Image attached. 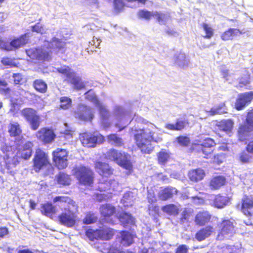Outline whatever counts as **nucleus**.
I'll return each instance as SVG.
<instances>
[{"label": "nucleus", "mask_w": 253, "mask_h": 253, "mask_svg": "<svg viewBox=\"0 0 253 253\" xmlns=\"http://www.w3.org/2000/svg\"><path fill=\"white\" fill-rule=\"evenodd\" d=\"M137 119L138 123L146 124L147 126L140 128L138 125H135L130 129V133L134 135L135 143L141 151L143 153L150 154L154 149L152 141L161 142L162 133H165V131L141 117Z\"/></svg>", "instance_id": "obj_1"}, {"label": "nucleus", "mask_w": 253, "mask_h": 253, "mask_svg": "<svg viewBox=\"0 0 253 253\" xmlns=\"http://www.w3.org/2000/svg\"><path fill=\"white\" fill-rule=\"evenodd\" d=\"M99 193L94 195V198L98 201H102L111 198L114 192L120 191V186L118 181L110 179L109 181H101L98 185Z\"/></svg>", "instance_id": "obj_2"}, {"label": "nucleus", "mask_w": 253, "mask_h": 253, "mask_svg": "<svg viewBox=\"0 0 253 253\" xmlns=\"http://www.w3.org/2000/svg\"><path fill=\"white\" fill-rule=\"evenodd\" d=\"M85 94L86 99L91 102L98 108L104 127L105 128L109 127L110 124L107 122V120L110 118V115L106 106L99 102L93 91L91 89Z\"/></svg>", "instance_id": "obj_3"}, {"label": "nucleus", "mask_w": 253, "mask_h": 253, "mask_svg": "<svg viewBox=\"0 0 253 253\" xmlns=\"http://www.w3.org/2000/svg\"><path fill=\"white\" fill-rule=\"evenodd\" d=\"M106 158L115 162L117 164L126 169L130 170L132 168V165L129 160L130 156L125 153H122L114 149H110L107 152Z\"/></svg>", "instance_id": "obj_4"}, {"label": "nucleus", "mask_w": 253, "mask_h": 253, "mask_svg": "<svg viewBox=\"0 0 253 253\" xmlns=\"http://www.w3.org/2000/svg\"><path fill=\"white\" fill-rule=\"evenodd\" d=\"M73 173L81 184L91 186L94 179V173L89 168L84 166L78 167L74 169Z\"/></svg>", "instance_id": "obj_5"}, {"label": "nucleus", "mask_w": 253, "mask_h": 253, "mask_svg": "<svg viewBox=\"0 0 253 253\" xmlns=\"http://www.w3.org/2000/svg\"><path fill=\"white\" fill-rule=\"evenodd\" d=\"M58 71L66 76L68 81L73 85L74 88L80 90L85 87V83L82 82L81 78L77 76L73 70L69 67H62L58 69Z\"/></svg>", "instance_id": "obj_6"}, {"label": "nucleus", "mask_w": 253, "mask_h": 253, "mask_svg": "<svg viewBox=\"0 0 253 253\" xmlns=\"http://www.w3.org/2000/svg\"><path fill=\"white\" fill-rule=\"evenodd\" d=\"M29 38V34H25L13 39L10 42L2 41L0 43V48L7 51L18 49L27 43Z\"/></svg>", "instance_id": "obj_7"}, {"label": "nucleus", "mask_w": 253, "mask_h": 253, "mask_svg": "<svg viewBox=\"0 0 253 253\" xmlns=\"http://www.w3.org/2000/svg\"><path fill=\"white\" fill-rule=\"evenodd\" d=\"M33 161L34 169L37 172L49 164L47 154L40 149L36 150Z\"/></svg>", "instance_id": "obj_8"}, {"label": "nucleus", "mask_w": 253, "mask_h": 253, "mask_svg": "<svg viewBox=\"0 0 253 253\" xmlns=\"http://www.w3.org/2000/svg\"><path fill=\"white\" fill-rule=\"evenodd\" d=\"M196 141L197 142L195 144L201 149L203 154L205 155V157L211 158L212 156L211 154L213 151L212 148L215 144L214 140L210 138L206 137L201 138L199 140Z\"/></svg>", "instance_id": "obj_9"}, {"label": "nucleus", "mask_w": 253, "mask_h": 253, "mask_svg": "<svg viewBox=\"0 0 253 253\" xmlns=\"http://www.w3.org/2000/svg\"><path fill=\"white\" fill-rule=\"evenodd\" d=\"M81 141L84 147H93L97 143H102L104 140V137L101 134L91 135L86 133L80 134Z\"/></svg>", "instance_id": "obj_10"}, {"label": "nucleus", "mask_w": 253, "mask_h": 253, "mask_svg": "<svg viewBox=\"0 0 253 253\" xmlns=\"http://www.w3.org/2000/svg\"><path fill=\"white\" fill-rule=\"evenodd\" d=\"M58 219L61 224L70 227L75 223L76 215L68 206V208H65L58 216Z\"/></svg>", "instance_id": "obj_11"}, {"label": "nucleus", "mask_w": 253, "mask_h": 253, "mask_svg": "<svg viewBox=\"0 0 253 253\" xmlns=\"http://www.w3.org/2000/svg\"><path fill=\"white\" fill-rule=\"evenodd\" d=\"M128 115L125 110L121 107L117 106L115 107L113 115L114 118L118 122L115 123V126L120 128L119 131L123 130L125 126L123 125L126 124L129 121Z\"/></svg>", "instance_id": "obj_12"}, {"label": "nucleus", "mask_w": 253, "mask_h": 253, "mask_svg": "<svg viewBox=\"0 0 253 253\" xmlns=\"http://www.w3.org/2000/svg\"><path fill=\"white\" fill-rule=\"evenodd\" d=\"M27 55L31 59L49 61L51 58L50 52L42 48H32L26 50Z\"/></svg>", "instance_id": "obj_13"}, {"label": "nucleus", "mask_w": 253, "mask_h": 253, "mask_svg": "<svg viewBox=\"0 0 253 253\" xmlns=\"http://www.w3.org/2000/svg\"><path fill=\"white\" fill-rule=\"evenodd\" d=\"M53 161L59 169H63L67 166L68 153L65 149H57L53 152Z\"/></svg>", "instance_id": "obj_14"}, {"label": "nucleus", "mask_w": 253, "mask_h": 253, "mask_svg": "<svg viewBox=\"0 0 253 253\" xmlns=\"http://www.w3.org/2000/svg\"><path fill=\"white\" fill-rule=\"evenodd\" d=\"M75 116L80 120L90 121L94 117V112L89 107L81 104L79 105L77 111L75 112Z\"/></svg>", "instance_id": "obj_15"}, {"label": "nucleus", "mask_w": 253, "mask_h": 253, "mask_svg": "<svg viewBox=\"0 0 253 253\" xmlns=\"http://www.w3.org/2000/svg\"><path fill=\"white\" fill-rule=\"evenodd\" d=\"M253 99V92L251 91L239 95L235 103V107L238 110H242L249 104Z\"/></svg>", "instance_id": "obj_16"}, {"label": "nucleus", "mask_w": 253, "mask_h": 253, "mask_svg": "<svg viewBox=\"0 0 253 253\" xmlns=\"http://www.w3.org/2000/svg\"><path fill=\"white\" fill-rule=\"evenodd\" d=\"M36 136L41 141L48 143L54 140L55 135L52 129L42 128L37 132Z\"/></svg>", "instance_id": "obj_17"}, {"label": "nucleus", "mask_w": 253, "mask_h": 253, "mask_svg": "<svg viewBox=\"0 0 253 253\" xmlns=\"http://www.w3.org/2000/svg\"><path fill=\"white\" fill-rule=\"evenodd\" d=\"M222 228L218 235V238L221 239V237L227 238L231 236L234 233L233 222L230 220H223L221 224Z\"/></svg>", "instance_id": "obj_18"}, {"label": "nucleus", "mask_w": 253, "mask_h": 253, "mask_svg": "<svg viewBox=\"0 0 253 253\" xmlns=\"http://www.w3.org/2000/svg\"><path fill=\"white\" fill-rule=\"evenodd\" d=\"M226 109L224 103H221L217 106H214L210 111L205 110V115H202L201 113H199L198 116L200 119H203V118H206L209 116L224 114L226 113Z\"/></svg>", "instance_id": "obj_19"}, {"label": "nucleus", "mask_w": 253, "mask_h": 253, "mask_svg": "<svg viewBox=\"0 0 253 253\" xmlns=\"http://www.w3.org/2000/svg\"><path fill=\"white\" fill-rule=\"evenodd\" d=\"M95 168L96 171L102 176L108 177L113 174V169L106 163L96 162Z\"/></svg>", "instance_id": "obj_20"}, {"label": "nucleus", "mask_w": 253, "mask_h": 253, "mask_svg": "<svg viewBox=\"0 0 253 253\" xmlns=\"http://www.w3.org/2000/svg\"><path fill=\"white\" fill-rule=\"evenodd\" d=\"M253 127L247 124L241 125L238 130V138L240 141H244L251 136Z\"/></svg>", "instance_id": "obj_21"}, {"label": "nucleus", "mask_w": 253, "mask_h": 253, "mask_svg": "<svg viewBox=\"0 0 253 253\" xmlns=\"http://www.w3.org/2000/svg\"><path fill=\"white\" fill-rule=\"evenodd\" d=\"M7 127L8 132L11 137H15L16 139L21 137L22 130L18 122L10 121Z\"/></svg>", "instance_id": "obj_22"}, {"label": "nucleus", "mask_w": 253, "mask_h": 253, "mask_svg": "<svg viewBox=\"0 0 253 253\" xmlns=\"http://www.w3.org/2000/svg\"><path fill=\"white\" fill-rule=\"evenodd\" d=\"M233 125L234 123L231 120H223L217 122L216 126L217 129L228 133L231 131Z\"/></svg>", "instance_id": "obj_23"}, {"label": "nucleus", "mask_w": 253, "mask_h": 253, "mask_svg": "<svg viewBox=\"0 0 253 253\" xmlns=\"http://www.w3.org/2000/svg\"><path fill=\"white\" fill-rule=\"evenodd\" d=\"M241 209L242 212L247 215H251L252 213L248 210L253 208V198L244 196L242 200Z\"/></svg>", "instance_id": "obj_24"}, {"label": "nucleus", "mask_w": 253, "mask_h": 253, "mask_svg": "<svg viewBox=\"0 0 253 253\" xmlns=\"http://www.w3.org/2000/svg\"><path fill=\"white\" fill-rule=\"evenodd\" d=\"M47 44L48 46H49L50 48L55 50L57 52L62 53L65 51L64 48L66 43L61 40L54 38L50 43H47Z\"/></svg>", "instance_id": "obj_25"}, {"label": "nucleus", "mask_w": 253, "mask_h": 253, "mask_svg": "<svg viewBox=\"0 0 253 253\" xmlns=\"http://www.w3.org/2000/svg\"><path fill=\"white\" fill-rule=\"evenodd\" d=\"M211 218V215L208 211L199 212L195 217V221L196 224L202 226L209 222Z\"/></svg>", "instance_id": "obj_26"}, {"label": "nucleus", "mask_w": 253, "mask_h": 253, "mask_svg": "<svg viewBox=\"0 0 253 253\" xmlns=\"http://www.w3.org/2000/svg\"><path fill=\"white\" fill-rule=\"evenodd\" d=\"M119 220L124 227H129L135 224V219L129 213L124 212L119 215Z\"/></svg>", "instance_id": "obj_27"}, {"label": "nucleus", "mask_w": 253, "mask_h": 253, "mask_svg": "<svg viewBox=\"0 0 253 253\" xmlns=\"http://www.w3.org/2000/svg\"><path fill=\"white\" fill-rule=\"evenodd\" d=\"M243 33L239 29L236 28H229L225 31L221 35V38L223 41L232 40L234 37L238 36L242 34Z\"/></svg>", "instance_id": "obj_28"}, {"label": "nucleus", "mask_w": 253, "mask_h": 253, "mask_svg": "<svg viewBox=\"0 0 253 253\" xmlns=\"http://www.w3.org/2000/svg\"><path fill=\"white\" fill-rule=\"evenodd\" d=\"M33 143L31 142H26L22 147V149L19 151V154L25 160L28 159L31 156L32 152Z\"/></svg>", "instance_id": "obj_29"}, {"label": "nucleus", "mask_w": 253, "mask_h": 253, "mask_svg": "<svg viewBox=\"0 0 253 253\" xmlns=\"http://www.w3.org/2000/svg\"><path fill=\"white\" fill-rule=\"evenodd\" d=\"M205 173L202 169H198L190 171L188 173L189 179L194 182L201 180L205 176Z\"/></svg>", "instance_id": "obj_30"}, {"label": "nucleus", "mask_w": 253, "mask_h": 253, "mask_svg": "<svg viewBox=\"0 0 253 253\" xmlns=\"http://www.w3.org/2000/svg\"><path fill=\"white\" fill-rule=\"evenodd\" d=\"M226 179L223 176H217L213 177L211 181L210 186L212 189H218L225 185Z\"/></svg>", "instance_id": "obj_31"}, {"label": "nucleus", "mask_w": 253, "mask_h": 253, "mask_svg": "<svg viewBox=\"0 0 253 253\" xmlns=\"http://www.w3.org/2000/svg\"><path fill=\"white\" fill-rule=\"evenodd\" d=\"M213 232V228L211 226H207L199 231L196 234L195 238L199 241H203L210 236Z\"/></svg>", "instance_id": "obj_32"}, {"label": "nucleus", "mask_w": 253, "mask_h": 253, "mask_svg": "<svg viewBox=\"0 0 253 253\" xmlns=\"http://www.w3.org/2000/svg\"><path fill=\"white\" fill-rule=\"evenodd\" d=\"M177 190L172 187H168L165 188L159 193V197L162 200H166L172 197L174 194H176Z\"/></svg>", "instance_id": "obj_33"}, {"label": "nucleus", "mask_w": 253, "mask_h": 253, "mask_svg": "<svg viewBox=\"0 0 253 253\" xmlns=\"http://www.w3.org/2000/svg\"><path fill=\"white\" fill-rule=\"evenodd\" d=\"M228 202L229 198L227 197L218 195L215 196L213 201V205L215 207L221 209L227 205Z\"/></svg>", "instance_id": "obj_34"}, {"label": "nucleus", "mask_w": 253, "mask_h": 253, "mask_svg": "<svg viewBox=\"0 0 253 253\" xmlns=\"http://www.w3.org/2000/svg\"><path fill=\"white\" fill-rule=\"evenodd\" d=\"M101 214L105 217H109L115 212V208L111 205L105 204L100 208Z\"/></svg>", "instance_id": "obj_35"}, {"label": "nucleus", "mask_w": 253, "mask_h": 253, "mask_svg": "<svg viewBox=\"0 0 253 253\" xmlns=\"http://www.w3.org/2000/svg\"><path fill=\"white\" fill-rule=\"evenodd\" d=\"M121 244L124 246H128L133 243L134 238V236L133 234H130L128 232L123 231L121 233Z\"/></svg>", "instance_id": "obj_36"}, {"label": "nucleus", "mask_w": 253, "mask_h": 253, "mask_svg": "<svg viewBox=\"0 0 253 253\" xmlns=\"http://www.w3.org/2000/svg\"><path fill=\"white\" fill-rule=\"evenodd\" d=\"M108 142L115 146H121L124 144L123 139L117 134H111L107 136Z\"/></svg>", "instance_id": "obj_37"}, {"label": "nucleus", "mask_w": 253, "mask_h": 253, "mask_svg": "<svg viewBox=\"0 0 253 253\" xmlns=\"http://www.w3.org/2000/svg\"><path fill=\"white\" fill-rule=\"evenodd\" d=\"M175 63L180 67H184L188 65V60L184 53H176L175 55Z\"/></svg>", "instance_id": "obj_38"}, {"label": "nucleus", "mask_w": 253, "mask_h": 253, "mask_svg": "<svg viewBox=\"0 0 253 253\" xmlns=\"http://www.w3.org/2000/svg\"><path fill=\"white\" fill-rule=\"evenodd\" d=\"M41 211L44 215L50 217L56 213V208L52 204L47 203L42 205Z\"/></svg>", "instance_id": "obj_39"}, {"label": "nucleus", "mask_w": 253, "mask_h": 253, "mask_svg": "<svg viewBox=\"0 0 253 253\" xmlns=\"http://www.w3.org/2000/svg\"><path fill=\"white\" fill-rule=\"evenodd\" d=\"M57 183L62 185H68L70 184V176L63 172H60L56 176Z\"/></svg>", "instance_id": "obj_40"}, {"label": "nucleus", "mask_w": 253, "mask_h": 253, "mask_svg": "<svg viewBox=\"0 0 253 253\" xmlns=\"http://www.w3.org/2000/svg\"><path fill=\"white\" fill-rule=\"evenodd\" d=\"M134 199L133 193L128 191L124 194L121 199V203L124 205L125 207L131 206Z\"/></svg>", "instance_id": "obj_41"}, {"label": "nucleus", "mask_w": 253, "mask_h": 253, "mask_svg": "<svg viewBox=\"0 0 253 253\" xmlns=\"http://www.w3.org/2000/svg\"><path fill=\"white\" fill-rule=\"evenodd\" d=\"M34 88L41 92H44L47 89V84L42 80H37L34 83Z\"/></svg>", "instance_id": "obj_42"}, {"label": "nucleus", "mask_w": 253, "mask_h": 253, "mask_svg": "<svg viewBox=\"0 0 253 253\" xmlns=\"http://www.w3.org/2000/svg\"><path fill=\"white\" fill-rule=\"evenodd\" d=\"M154 17L160 24H166L169 20V16L167 14L155 12Z\"/></svg>", "instance_id": "obj_43"}, {"label": "nucleus", "mask_w": 253, "mask_h": 253, "mask_svg": "<svg viewBox=\"0 0 253 253\" xmlns=\"http://www.w3.org/2000/svg\"><path fill=\"white\" fill-rule=\"evenodd\" d=\"M164 212L170 215H174L178 213V208L173 204H169L164 206L162 208Z\"/></svg>", "instance_id": "obj_44"}, {"label": "nucleus", "mask_w": 253, "mask_h": 253, "mask_svg": "<svg viewBox=\"0 0 253 253\" xmlns=\"http://www.w3.org/2000/svg\"><path fill=\"white\" fill-rule=\"evenodd\" d=\"M22 115L28 121H29L37 115L36 111L31 108L23 109L22 111Z\"/></svg>", "instance_id": "obj_45"}, {"label": "nucleus", "mask_w": 253, "mask_h": 253, "mask_svg": "<svg viewBox=\"0 0 253 253\" xmlns=\"http://www.w3.org/2000/svg\"><path fill=\"white\" fill-rule=\"evenodd\" d=\"M60 108L66 110L69 109L72 105V100L70 98L64 96L62 97L60 99Z\"/></svg>", "instance_id": "obj_46"}, {"label": "nucleus", "mask_w": 253, "mask_h": 253, "mask_svg": "<svg viewBox=\"0 0 253 253\" xmlns=\"http://www.w3.org/2000/svg\"><path fill=\"white\" fill-rule=\"evenodd\" d=\"M155 12H150L145 10L139 11L137 13L138 17L139 18L149 20L151 17L155 16Z\"/></svg>", "instance_id": "obj_47"}, {"label": "nucleus", "mask_w": 253, "mask_h": 253, "mask_svg": "<svg viewBox=\"0 0 253 253\" xmlns=\"http://www.w3.org/2000/svg\"><path fill=\"white\" fill-rule=\"evenodd\" d=\"M103 250H101V252L103 253H132V252L126 251V252H124V251H116L115 252V251L116 250L113 247H111V246L107 243H104L103 245Z\"/></svg>", "instance_id": "obj_48"}, {"label": "nucleus", "mask_w": 253, "mask_h": 253, "mask_svg": "<svg viewBox=\"0 0 253 253\" xmlns=\"http://www.w3.org/2000/svg\"><path fill=\"white\" fill-rule=\"evenodd\" d=\"M203 28L206 33V35L204 37L206 39H211L213 35V30L210 26L209 25L206 23L203 24Z\"/></svg>", "instance_id": "obj_49"}, {"label": "nucleus", "mask_w": 253, "mask_h": 253, "mask_svg": "<svg viewBox=\"0 0 253 253\" xmlns=\"http://www.w3.org/2000/svg\"><path fill=\"white\" fill-rule=\"evenodd\" d=\"M97 219V218L95 214L89 212L86 215L83 219V222L85 224H89L95 222Z\"/></svg>", "instance_id": "obj_50"}, {"label": "nucleus", "mask_w": 253, "mask_h": 253, "mask_svg": "<svg viewBox=\"0 0 253 253\" xmlns=\"http://www.w3.org/2000/svg\"><path fill=\"white\" fill-rule=\"evenodd\" d=\"M7 82L3 79H0V94L6 95L9 93L10 89L6 87Z\"/></svg>", "instance_id": "obj_51"}, {"label": "nucleus", "mask_w": 253, "mask_h": 253, "mask_svg": "<svg viewBox=\"0 0 253 253\" xmlns=\"http://www.w3.org/2000/svg\"><path fill=\"white\" fill-rule=\"evenodd\" d=\"M100 232L99 230H88L86 235L90 240L93 241L99 237Z\"/></svg>", "instance_id": "obj_52"}, {"label": "nucleus", "mask_w": 253, "mask_h": 253, "mask_svg": "<svg viewBox=\"0 0 253 253\" xmlns=\"http://www.w3.org/2000/svg\"><path fill=\"white\" fill-rule=\"evenodd\" d=\"M28 122L34 130H36L40 126V118L37 115Z\"/></svg>", "instance_id": "obj_53"}, {"label": "nucleus", "mask_w": 253, "mask_h": 253, "mask_svg": "<svg viewBox=\"0 0 253 253\" xmlns=\"http://www.w3.org/2000/svg\"><path fill=\"white\" fill-rule=\"evenodd\" d=\"M169 158V155L167 152L161 151L159 153L158 161L160 163L164 164Z\"/></svg>", "instance_id": "obj_54"}, {"label": "nucleus", "mask_w": 253, "mask_h": 253, "mask_svg": "<svg viewBox=\"0 0 253 253\" xmlns=\"http://www.w3.org/2000/svg\"><path fill=\"white\" fill-rule=\"evenodd\" d=\"M53 202L54 203L60 202L61 203L70 204L72 200L67 196H57L54 198Z\"/></svg>", "instance_id": "obj_55"}, {"label": "nucleus", "mask_w": 253, "mask_h": 253, "mask_svg": "<svg viewBox=\"0 0 253 253\" xmlns=\"http://www.w3.org/2000/svg\"><path fill=\"white\" fill-rule=\"evenodd\" d=\"M178 143L181 146H187L189 142V138L187 136H181L177 138Z\"/></svg>", "instance_id": "obj_56"}, {"label": "nucleus", "mask_w": 253, "mask_h": 253, "mask_svg": "<svg viewBox=\"0 0 253 253\" xmlns=\"http://www.w3.org/2000/svg\"><path fill=\"white\" fill-rule=\"evenodd\" d=\"M250 77L248 73H247L244 77H242L239 81V84L240 87L249 84L250 82Z\"/></svg>", "instance_id": "obj_57"}, {"label": "nucleus", "mask_w": 253, "mask_h": 253, "mask_svg": "<svg viewBox=\"0 0 253 253\" xmlns=\"http://www.w3.org/2000/svg\"><path fill=\"white\" fill-rule=\"evenodd\" d=\"M2 64L5 66H15L16 63L14 60L8 57L3 58L1 61Z\"/></svg>", "instance_id": "obj_58"}, {"label": "nucleus", "mask_w": 253, "mask_h": 253, "mask_svg": "<svg viewBox=\"0 0 253 253\" xmlns=\"http://www.w3.org/2000/svg\"><path fill=\"white\" fill-rule=\"evenodd\" d=\"M64 126L66 129L61 131V133L64 134V137L66 139H70L72 138V135L71 133V130L69 129V127L68 126L67 124H64Z\"/></svg>", "instance_id": "obj_59"}, {"label": "nucleus", "mask_w": 253, "mask_h": 253, "mask_svg": "<svg viewBox=\"0 0 253 253\" xmlns=\"http://www.w3.org/2000/svg\"><path fill=\"white\" fill-rule=\"evenodd\" d=\"M246 123L248 126L253 127V109L248 112L246 118Z\"/></svg>", "instance_id": "obj_60"}, {"label": "nucleus", "mask_w": 253, "mask_h": 253, "mask_svg": "<svg viewBox=\"0 0 253 253\" xmlns=\"http://www.w3.org/2000/svg\"><path fill=\"white\" fill-rule=\"evenodd\" d=\"M32 31L38 33L42 34L45 32L42 24L38 23L32 27Z\"/></svg>", "instance_id": "obj_61"}, {"label": "nucleus", "mask_w": 253, "mask_h": 253, "mask_svg": "<svg viewBox=\"0 0 253 253\" xmlns=\"http://www.w3.org/2000/svg\"><path fill=\"white\" fill-rule=\"evenodd\" d=\"M124 6L123 0H114V7L116 10H121Z\"/></svg>", "instance_id": "obj_62"}, {"label": "nucleus", "mask_w": 253, "mask_h": 253, "mask_svg": "<svg viewBox=\"0 0 253 253\" xmlns=\"http://www.w3.org/2000/svg\"><path fill=\"white\" fill-rule=\"evenodd\" d=\"M192 202L196 205H201L204 203V199L198 196L191 197Z\"/></svg>", "instance_id": "obj_63"}, {"label": "nucleus", "mask_w": 253, "mask_h": 253, "mask_svg": "<svg viewBox=\"0 0 253 253\" xmlns=\"http://www.w3.org/2000/svg\"><path fill=\"white\" fill-rule=\"evenodd\" d=\"M165 32L169 36L176 37L178 35L176 31L170 27H167L165 30Z\"/></svg>", "instance_id": "obj_64"}]
</instances>
